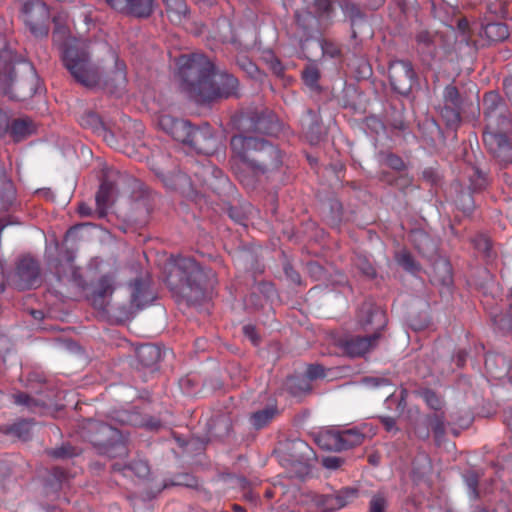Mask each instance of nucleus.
<instances>
[{"label":"nucleus","instance_id":"obj_7","mask_svg":"<svg viewBox=\"0 0 512 512\" xmlns=\"http://www.w3.org/2000/svg\"><path fill=\"white\" fill-rule=\"evenodd\" d=\"M84 428L87 433L86 437L95 447H98L100 453L114 457L113 450L124 452L125 447L121 434L116 428L92 419L87 421Z\"/></svg>","mask_w":512,"mask_h":512},{"label":"nucleus","instance_id":"obj_28","mask_svg":"<svg viewBox=\"0 0 512 512\" xmlns=\"http://www.w3.org/2000/svg\"><path fill=\"white\" fill-rule=\"evenodd\" d=\"M111 184L104 182L100 185L99 191L96 195L97 212L100 217L106 215L107 204L111 193Z\"/></svg>","mask_w":512,"mask_h":512},{"label":"nucleus","instance_id":"obj_2","mask_svg":"<svg viewBox=\"0 0 512 512\" xmlns=\"http://www.w3.org/2000/svg\"><path fill=\"white\" fill-rule=\"evenodd\" d=\"M62 59L75 80L86 87H94L103 83L106 87L118 90L126 85V65L119 60L114 52L110 54L113 67L104 74L100 73L99 69L89 61L87 46L82 41L74 40L66 44Z\"/></svg>","mask_w":512,"mask_h":512},{"label":"nucleus","instance_id":"obj_60","mask_svg":"<svg viewBox=\"0 0 512 512\" xmlns=\"http://www.w3.org/2000/svg\"><path fill=\"white\" fill-rule=\"evenodd\" d=\"M388 162L389 165H391L395 169H400L403 166V162L401 161V159L393 155L388 157Z\"/></svg>","mask_w":512,"mask_h":512},{"label":"nucleus","instance_id":"obj_54","mask_svg":"<svg viewBox=\"0 0 512 512\" xmlns=\"http://www.w3.org/2000/svg\"><path fill=\"white\" fill-rule=\"evenodd\" d=\"M50 454L55 457V458H65V457H70L72 456L74 453L71 452L69 450V448H66V447H60V448H56L54 450H52L50 452Z\"/></svg>","mask_w":512,"mask_h":512},{"label":"nucleus","instance_id":"obj_36","mask_svg":"<svg viewBox=\"0 0 512 512\" xmlns=\"http://www.w3.org/2000/svg\"><path fill=\"white\" fill-rule=\"evenodd\" d=\"M396 261L400 266H402L405 270L409 272L414 273L418 269L410 253H408L407 251L399 252L396 255Z\"/></svg>","mask_w":512,"mask_h":512},{"label":"nucleus","instance_id":"obj_11","mask_svg":"<svg viewBox=\"0 0 512 512\" xmlns=\"http://www.w3.org/2000/svg\"><path fill=\"white\" fill-rule=\"evenodd\" d=\"M14 72L11 62V51L6 48L5 39L0 35V92L12 94Z\"/></svg>","mask_w":512,"mask_h":512},{"label":"nucleus","instance_id":"obj_13","mask_svg":"<svg viewBox=\"0 0 512 512\" xmlns=\"http://www.w3.org/2000/svg\"><path fill=\"white\" fill-rule=\"evenodd\" d=\"M322 438H328L330 443L323 445L326 449L344 450L359 445L363 441V435L354 430L326 433Z\"/></svg>","mask_w":512,"mask_h":512},{"label":"nucleus","instance_id":"obj_49","mask_svg":"<svg viewBox=\"0 0 512 512\" xmlns=\"http://www.w3.org/2000/svg\"><path fill=\"white\" fill-rule=\"evenodd\" d=\"M306 376L309 379H317L320 377H324V369L320 365H310L306 370Z\"/></svg>","mask_w":512,"mask_h":512},{"label":"nucleus","instance_id":"obj_40","mask_svg":"<svg viewBox=\"0 0 512 512\" xmlns=\"http://www.w3.org/2000/svg\"><path fill=\"white\" fill-rule=\"evenodd\" d=\"M319 44L324 56L335 58L340 54L339 47L331 41L321 40Z\"/></svg>","mask_w":512,"mask_h":512},{"label":"nucleus","instance_id":"obj_38","mask_svg":"<svg viewBox=\"0 0 512 512\" xmlns=\"http://www.w3.org/2000/svg\"><path fill=\"white\" fill-rule=\"evenodd\" d=\"M179 121L180 119H176L170 115H161L158 119V125L163 131L171 135L173 129L176 126V123Z\"/></svg>","mask_w":512,"mask_h":512},{"label":"nucleus","instance_id":"obj_8","mask_svg":"<svg viewBox=\"0 0 512 512\" xmlns=\"http://www.w3.org/2000/svg\"><path fill=\"white\" fill-rule=\"evenodd\" d=\"M22 16L33 34H47L43 24L49 19V10L41 0H21Z\"/></svg>","mask_w":512,"mask_h":512},{"label":"nucleus","instance_id":"obj_42","mask_svg":"<svg viewBox=\"0 0 512 512\" xmlns=\"http://www.w3.org/2000/svg\"><path fill=\"white\" fill-rule=\"evenodd\" d=\"M11 115L9 112L0 109V137H5L9 133Z\"/></svg>","mask_w":512,"mask_h":512},{"label":"nucleus","instance_id":"obj_21","mask_svg":"<svg viewBox=\"0 0 512 512\" xmlns=\"http://www.w3.org/2000/svg\"><path fill=\"white\" fill-rule=\"evenodd\" d=\"M169 20L174 24H180L188 15V7L185 0H163Z\"/></svg>","mask_w":512,"mask_h":512},{"label":"nucleus","instance_id":"obj_62","mask_svg":"<svg viewBox=\"0 0 512 512\" xmlns=\"http://www.w3.org/2000/svg\"><path fill=\"white\" fill-rule=\"evenodd\" d=\"M78 211L81 216H89L92 214L91 208L86 204H80Z\"/></svg>","mask_w":512,"mask_h":512},{"label":"nucleus","instance_id":"obj_20","mask_svg":"<svg viewBox=\"0 0 512 512\" xmlns=\"http://www.w3.org/2000/svg\"><path fill=\"white\" fill-rule=\"evenodd\" d=\"M360 384L369 390H387L386 400H389L394 395V384L392 381L384 376H367L361 379Z\"/></svg>","mask_w":512,"mask_h":512},{"label":"nucleus","instance_id":"obj_3","mask_svg":"<svg viewBox=\"0 0 512 512\" xmlns=\"http://www.w3.org/2000/svg\"><path fill=\"white\" fill-rule=\"evenodd\" d=\"M483 105L486 120L483 134L485 146L501 163H510L512 162V145L508 139V133L512 129V123L506 106L502 103L500 96L493 91L484 96Z\"/></svg>","mask_w":512,"mask_h":512},{"label":"nucleus","instance_id":"obj_45","mask_svg":"<svg viewBox=\"0 0 512 512\" xmlns=\"http://www.w3.org/2000/svg\"><path fill=\"white\" fill-rule=\"evenodd\" d=\"M131 469L138 477L141 478L146 477L149 474V466L144 461L133 463Z\"/></svg>","mask_w":512,"mask_h":512},{"label":"nucleus","instance_id":"obj_19","mask_svg":"<svg viewBox=\"0 0 512 512\" xmlns=\"http://www.w3.org/2000/svg\"><path fill=\"white\" fill-rule=\"evenodd\" d=\"M35 131V126L29 118L11 119L9 133L14 141H20Z\"/></svg>","mask_w":512,"mask_h":512},{"label":"nucleus","instance_id":"obj_15","mask_svg":"<svg viewBox=\"0 0 512 512\" xmlns=\"http://www.w3.org/2000/svg\"><path fill=\"white\" fill-rule=\"evenodd\" d=\"M485 368L490 378L503 380L508 376L511 367L505 356L497 353H489L485 358Z\"/></svg>","mask_w":512,"mask_h":512},{"label":"nucleus","instance_id":"obj_35","mask_svg":"<svg viewBox=\"0 0 512 512\" xmlns=\"http://www.w3.org/2000/svg\"><path fill=\"white\" fill-rule=\"evenodd\" d=\"M444 105L461 106L460 95L454 86H447L443 91Z\"/></svg>","mask_w":512,"mask_h":512},{"label":"nucleus","instance_id":"obj_6","mask_svg":"<svg viewBox=\"0 0 512 512\" xmlns=\"http://www.w3.org/2000/svg\"><path fill=\"white\" fill-rule=\"evenodd\" d=\"M377 323V331L369 336H350L344 338L340 342V346L344 352L351 357H360L372 350L380 339L379 329L383 328L386 324V318L382 311L368 310V318L362 323L363 326L368 324Z\"/></svg>","mask_w":512,"mask_h":512},{"label":"nucleus","instance_id":"obj_27","mask_svg":"<svg viewBox=\"0 0 512 512\" xmlns=\"http://www.w3.org/2000/svg\"><path fill=\"white\" fill-rule=\"evenodd\" d=\"M276 413H277L276 407L268 406V407L264 408L263 410L255 412L251 416L250 420H251L252 425L255 428L260 429V428L264 427L266 424H268L274 418Z\"/></svg>","mask_w":512,"mask_h":512},{"label":"nucleus","instance_id":"obj_33","mask_svg":"<svg viewBox=\"0 0 512 512\" xmlns=\"http://www.w3.org/2000/svg\"><path fill=\"white\" fill-rule=\"evenodd\" d=\"M411 236H412V240H413L416 248L421 253H426L430 249L434 248L433 242L428 237V235L425 234L424 232H422V231H414Z\"/></svg>","mask_w":512,"mask_h":512},{"label":"nucleus","instance_id":"obj_34","mask_svg":"<svg viewBox=\"0 0 512 512\" xmlns=\"http://www.w3.org/2000/svg\"><path fill=\"white\" fill-rule=\"evenodd\" d=\"M387 497L383 492L374 494L369 503V512H386Z\"/></svg>","mask_w":512,"mask_h":512},{"label":"nucleus","instance_id":"obj_26","mask_svg":"<svg viewBox=\"0 0 512 512\" xmlns=\"http://www.w3.org/2000/svg\"><path fill=\"white\" fill-rule=\"evenodd\" d=\"M137 356L144 365L149 366L159 360L160 349L155 345H143L137 350Z\"/></svg>","mask_w":512,"mask_h":512},{"label":"nucleus","instance_id":"obj_30","mask_svg":"<svg viewBox=\"0 0 512 512\" xmlns=\"http://www.w3.org/2000/svg\"><path fill=\"white\" fill-rule=\"evenodd\" d=\"M113 291V280L109 276H104L99 281V287L94 294V304L102 306V299L110 295Z\"/></svg>","mask_w":512,"mask_h":512},{"label":"nucleus","instance_id":"obj_18","mask_svg":"<svg viewBox=\"0 0 512 512\" xmlns=\"http://www.w3.org/2000/svg\"><path fill=\"white\" fill-rule=\"evenodd\" d=\"M359 496V492L355 488L347 487L341 489L334 495H329L326 497L325 503L331 509H341L348 504L355 501Z\"/></svg>","mask_w":512,"mask_h":512},{"label":"nucleus","instance_id":"obj_57","mask_svg":"<svg viewBox=\"0 0 512 512\" xmlns=\"http://www.w3.org/2000/svg\"><path fill=\"white\" fill-rule=\"evenodd\" d=\"M255 130L260 133H272L271 129L266 126L265 120L262 118H258L255 122Z\"/></svg>","mask_w":512,"mask_h":512},{"label":"nucleus","instance_id":"obj_63","mask_svg":"<svg viewBox=\"0 0 512 512\" xmlns=\"http://www.w3.org/2000/svg\"><path fill=\"white\" fill-rule=\"evenodd\" d=\"M505 423H506L507 427L512 431V411L506 412Z\"/></svg>","mask_w":512,"mask_h":512},{"label":"nucleus","instance_id":"obj_31","mask_svg":"<svg viewBox=\"0 0 512 512\" xmlns=\"http://www.w3.org/2000/svg\"><path fill=\"white\" fill-rule=\"evenodd\" d=\"M440 114L450 127L456 126L461 120L460 106L444 105L440 109Z\"/></svg>","mask_w":512,"mask_h":512},{"label":"nucleus","instance_id":"obj_14","mask_svg":"<svg viewBox=\"0 0 512 512\" xmlns=\"http://www.w3.org/2000/svg\"><path fill=\"white\" fill-rule=\"evenodd\" d=\"M17 273L20 278L18 285L21 289H30L36 287L40 282L39 266L37 262L32 258H23L18 265Z\"/></svg>","mask_w":512,"mask_h":512},{"label":"nucleus","instance_id":"obj_9","mask_svg":"<svg viewBox=\"0 0 512 512\" xmlns=\"http://www.w3.org/2000/svg\"><path fill=\"white\" fill-rule=\"evenodd\" d=\"M389 78L395 91L406 94L412 87L415 73L409 62L398 60L391 63L389 67Z\"/></svg>","mask_w":512,"mask_h":512},{"label":"nucleus","instance_id":"obj_25","mask_svg":"<svg viewBox=\"0 0 512 512\" xmlns=\"http://www.w3.org/2000/svg\"><path fill=\"white\" fill-rule=\"evenodd\" d=\"M491 318L499 330H512V290L508 298L507 310L505 312L491 314Z\"/></svg>","mask_w":512,"mask_h":512},{"label":"nucleus","instance_id":"obj_23","mask_svg":"<svg viewBox=\"0 0 512 512\" xmlns=\"http://www.w3.org/2000/svg\"><path fill=\"white\" fill-rule=\"evenodd\" d=\"M194 175L199 179V181L204 184H210L212 179H217L220 181H224L225 178L222 175L221 170L212 165L209 161H206L202 164L201 168L198 167L194 171Z\"/></svg>","mask_w":512,"mask_h":512},{"label":"nucleus","instance_id":"obj_43","mask_svg":"<svg viewBox=\"0 0 512 512\" xmlns=\"http://www.w3.org/2000/svg\"><path fill=\"white\" fill-rule=\"evenodd\" d=\"M356 265L364 275L368 277L375 276V270L373 266L366 259H363L361 257L357 258Z\"/></svg>","mask_w":512,"mask_h":512},{"label":"nucleus","instance_id":"obj_47","mask_svg":"<svg viewBox=\"0 0 512 512\" xmlns=\"http://www.w3.org/2000/svg\"><path fill=\"white\" fill-rule=\"evenodd\" d=\"M438 268L444 273L441 283L444 286H449L452 283L451 269L449 263L442 261L438 264Z\"/></svg>","mask_w":512,"mask_h":512},{"label":"nucleus","instance_id":"obj_64","mask_svg":"<svg viewBox=\"0 0 512 512\" xmlns=\"http://www.w3.org/2000/svg\"><path fill=\"white\" fill-rule=\"evenodd\" d=\"M434 433L437 438H439L440 436H442L444 434V428H443L442 424H437L434 427Z\"/></svg>","mask_w":512,"mask_h":512},{"label":"nucleus","instance_id":"obj_48","mask_svg":"<svg viewBox=\"0 0 512 512\" xmlns=\"http://www.w3.org/2000/svg\"><path fill=\"white\" fill-rule=\"evenodd\" d=\"M475 247L486 255L490 254V242L487 238L481 236L474 240Z\"/></svg>","mask_w":512,"mask_h":512},{"label":"nucleus","instance_id":"obj_37","mask_svg":"<svg viewBox=\"0 0 512 512\" xmlns=\"http://www.w3.org/2000/svg\"><path fill=\"white\" fill-rule=\"evenodd\" d=\"M133 291H132V302L136 306H140L142 303V299L146 290V285L142 280H135L133 283Z\"/></svg>","mask_w":512,"mask_h":512},{"label":"nucleus","instance_id":"obj_17","mask_svg":"<svg viewBox=\"0 0 512 512\" xmlns=\"http://www.w3.org/2000/svg\"><path fill=\"white\" fill-rule=\"evenodd\" d=\"M288 449L290 451L291 461L293 463L306 465L310 460L314 458L313 450L305 441L301 439H295L291 441Z\"/></svg>","mask_w":512,"mask_h":512},{"label":"nucleus","instance_id":"obj_1","mask_svg":"<svg viewBox=\"0 0 512 512\" xmlns=\"http://www.w3.org/2000/svg\"><path fill=\"white\" fill-rule=\"evenodd\" d=\"M177 67L183 89L197 103L237 95L238 80L226 72H215L213 63L202 54L180 56Z\"/></svg>","mask_w":512,"mask_h":512},{"label":"nucleus","instance_id":"obj_5","mask_svg":"<svg viewBox=\"0 0 512 512\" xmlns=\"http://www.w3.org/2000/svg\"><path fill=\"white\" fill-rule=\"evenodd\" d=\"M175 273L181 283L180 291L188 301H199L204 291L215 284L212 270H204L192 258H180L175 264Z\"/></svg>","mask_w":512,"mask_h":512},{"label":"nucleus","instance_id":"obj_24","mask_svg":"<svg viewBox=\"0 0 512 512\" xmlns=\"http://www.w3.org/2000/svg\"><path fill=\"white\" fill-rule=\"evenodd\" d=\"M482 35L491 42H498L505 40L508 35V28L503 23H488L483 27Z\"/></svg>","mask_w":512,"mask_h":512},{"label":"nucleus","instance_id":"obj_32","mask_svg":"<svg viewBox=\"0 0 512 512\" xmlns=\"http://www.w3.org/2000/svg\"><path fill=\"white\" fill-rule=\"evenodd\" d=\"M32 422L28 420H21L15 424H13L8 432L17 436L21 440H27L30 436L32 430Z\"/></svg>","mask_w":512,"mask_h":512},{"label":"nucleus","instance_id":"obj_12","mask_svg":"<svg viewBox=\"0 0 512 512\" xmlns=\"http://www.w3.org/2000/svg\"><path fill=\"white\" fill-rule=\"evenodd\" d=\"M114 10L136 17H148L153 12L154 0H105Z\"/></svg>","mask_w":512,"mask_h":512},{"label":"nucleus","instance_id":"obj_53","mask_svg":"<svg viewBox=\"0 0 512 512\" xmlns=\"http://www.w3.org/2000/svg\"><path fill=\"white\" fill-rule=\"evenodd\" d=\"M243 333L246 337H248L252 343L257 344L258 336L255 330V327L252 325H245L243 327Z\"/></svg>","mask_w":512,"mask_h":512},{"label":"nucleus","instance_id":"obj_55","mask_svg":"<svg viewBox=\"0 0 512 512\" xmlns=\"http://www.w3.org/2000/svg\"><path fill=\"white\" fill-rule=\"evenodd\" d=\"M417 42L419 45L429 46L432 42V37L429 32L422 31L417 35Z\"/></svg>","mask_w":512,"mask_h":512},{"label":"nucleus","instance_id":"obj_4","mask_svg":"<svg viewBox=\"0 0 512 512\" xmlns=\"http://www.w3.org/2000/svg\"><path fill=\"white\" fill-rule=\"evenodd\" d=\"M235 155L249 168L262 172L278 168L281 164L279 150L263 139L236 135L231 139Z\"/></svg>","mask_w":512,"mask_h":512},{"label":"nucleus","instance_id":"obj_16","mask_svg":"<svg viewBox=\"0 0 512 512\" xmlns=\"http://www.w3.org/2000/svg\"><path fill=\"white\" fill-rule=\"evenodd\" d=\"M81 126L91 129L94 133L102 136L108 144L114 142V136L104 127L101 119L93 112L85 113L80 118Z\"/></svg>","mask_w":512,"mask_h":512},{"label":"nucleus","instance_id":"obj_58","mask_svg":"<svg viewBox=\"0 0 512 512\" xmlns=\"http://www.w3.org/2000/svg\"><path fill=\"white\" fill-rule=\"evenodd\" d=\"M186 181H187L186 176L184 174L179 173L178 175H176L175 183L169 184V183L165 182V184H166V186H168L171 189H177L181 183L186 182Z\"/></svg>","mask_w":512,"mask_h":512},{"label":"nucleus","instance_id":"obj_51","mask_svg":"<svg viewBox=\"0 0 512 512\" xmlns=\"http://www.w3.org/2000/svg\"><path fill=\"white\" fill-rule=\"evenodd\" d=\"M14 400L16 404L27 406L29 408H31L34 404V401L25 393H19L15 395Z\"/></svg>","mask_w":512,"mask_h":512},{"label":"nucleus","instance_id":"obj_52","mask_svg":"<svg viewBox=\"0 0 512 512\" xmlns=\"http://www.w3.org/2000/svg\"><path fill=\"white\" fill-rule=\"evenodd\" d=\"M296 21L299 25L306 27L312 25L315 22L314 16L311 13L307 12L302 19V16L299 13H296Z\"/></svg>","mask_w":512,"mask_h":512},{"label":"nucleus","instance_id":"obj_46","mask_svg":"<svg viewBox=\"0 0 512 512\" xmlns=\"http://www.w3.org/2000/svg\"><path fill=\"white\" fill-rule=\"evenodd\" d=\"M466 485L468 487V493L471 498L475 499L477 497V477L474 474L468 475L465 478Z\"/></svg>","mask_w":512,"mask_h":512},{"label":"nucleus","instance_id":"obj_41","mask_svg":"<svg viewBox=\"0 0 512 512\" xmlns=\"http://www.w3.org/2000/svg\"><path fill=\"white\" fill-rule=\"evenodd\" d=\"M423 398L427 405L433 410H439L441 408V400L440 398L431 390H426L423 392Z\"/></svg>","mask_w":512,"mask_h":512},{"label":"nucleus","instance_id":"obj_59","mask_svg":"<svg viewBox=\"0 0 512 512\" xmlns=\"http://www.w3.org/2000/svg\"><path fill=\"white\" fill-rule=\"evenodd\" d=\"M503 86L507 97L512 101V77L506 78L503 81Z\"/></svg>","mask_w":512,"mask_h":512},{"label":"nucleus","instance_id":"obj_61","mask_svg":"<svg viewBox=\"0 0 512 512\" xmlns=\"http://www.w3.org/2000/svg\"><path fill=\"white\" fill-rule=\"evenodd\" d=\"M12 97H17L19 99H25L26 98V94L23 93L22 91V83H19L17 82L15 84V90H14V94L11 95Z\"/></svg>","mask_w":512,"mask_h":512},{"label":"nucleus","instance_id":"obj_44","mask_svg":"<svg viewBox=\"0 0 512 512\" xmlns=\"http://www.w3.org/2000/svg\"><path fill=\"white\" fill-rule=\"evenodd\" d=\"M475 178L471 179V186L474 190L482 189L486 185L485 175L478 169H474Z\"/></svg>","mask_w":512,"mask_h":512},{"label":"nucleus","instance_id":"obj_22","mask_svg":"<svg viewBox=\"0 0 512 512\" xmlns=\"http://www.w3.org/2000/svg\"><path fill=\"white\" fill-rule=\"evenodd\" d=\"M15 199V190L12 182L6 177L0 165V211L8 209Z\"/></svg>","mask_w":512,"mask_h":512},{"label":"nucleus","instance_id":"obj_39","mask_svg":"<svg viewBox=\"0 0 512 512\" xmlns=\"http://www.w3.org/2000/svg\"><path fill=\"white\" fill-rule=\"evenodd\" d=\"M319 79V72L314 67H309L303 71V80L310 88H316Z\"/></svg>","mask_w":512,"mask_h":512},{"label":"nucleus","instance_id":"obj_50","mask_svg":"<svg viewBox=\"0 0 512 512\" xmlns=\"http://www.w3.org/2000/svg\"><path fill=\"white\" fill-rule=\"evenodd\" d=\"M343 464V459L336 456H329L323 459V465L327 469H337Z\"/></svg>","mask_w":512,"mask_h":512},{"label":"nucleus","instance_id":"obj_29","mask_svg":"<svg viewBox=\"0 0 512 512\" xmlns=\"http://www.w3.org/2000/svg\"><path fill=\"white\" fill-rule=\"evenodd\" d=\"M193 129L194 128L190 125L188 121L180 119V121L176 123V126L173 129L171 136L179 142L188 144Z\"/></svg>","mask_w":512,"mask_h":512},{"label":"nucleus","instance_id":"obj_56","mask_svg":"<svg viewBox=\"0 0 512 512\" xmlns=\"http://www.w3.org/2000/svg\"><path fill=\"white\" fill-rule=\"evenodd\" d=\"M385 429L389 432L396 431V421L392 417H383L381 419Z\"/></svg>","mask_w":512,"mask_h":512},{"label":"nucleus","instance_id":"obj_10","mask_svg":"<svg viewBox=\"0 0 512 512\" xmlns=\"http://www.w3.org/2000/svg\"><path fill=\"white\" fill-rule=\"evenodd\" d=\"M217 143L218 141L213 135L211 127L205 124L193 129L188 144L197 152L209 155L215 151Z\"/></svg>","mask_w":512,"mask_h":512}]
</instances>
